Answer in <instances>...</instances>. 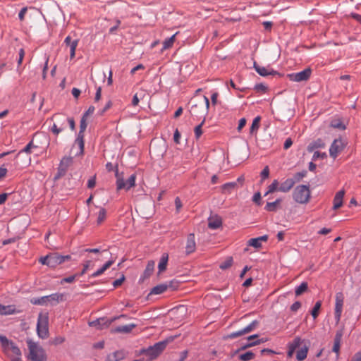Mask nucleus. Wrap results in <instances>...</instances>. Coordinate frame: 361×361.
Segmentation results:
<instances>
[{
  "label": "nucleus",
  "mask_w": 361,
  "mask_h": 361,
  "mask_svg": "<svg viewBox=\"0 0 361 361\" xmlns=\"http://www.w3.org/2000/svg\"><path fill=\"white\" fill-rule=\"evenodd\" d=\"M255 90L259 92H264L267 90V87L263 84H257L255 86Z\"/></svg>",
  "instance_id": "nucleus-52"
},
{
  "label": "nucleus",
  "mask_w": 361,
  "mask_h": 361,
  "mask_svg": "<svg viewBox=\"0 0 361 361\" xmlns=\"http://www.w3.org/2000/svg\"><path fill=\"white\" fill-rule=\"evenodd\" d=\"M77 276H78L77 274H75V275H73V276H68V277H66V278L62 279L61 283H63V282H66V283H73L75 281V279Z\"/></svg>",
  "instance_id": "nucleus-53"
},
{
  "label": "nucleus",
  "mask_w": 361,
  "mask_h": 361,
  "mask_svg": "<svg viewBox=\"0 0 361 361\" xmlns=\"http://www.w3.org/2000/svg\"><path fill=\"white\" fill-rule=\"evenodd\" d=\"M281 202V199H277L276 201L272 202H267L265 206V209L268 212H274L276 211L279 208V206Z\"/></svg>",
  "instance_id": "nucleus-32"
},
{
  "label": "nucleus",
  "mask_w": 361,
  "mask_h": 361,
  "mask_svg": "<svg viewBox=\"0 0 361 361\" xmlns=\"http://www.w3.org/2000/svg\"><path fill=\"white\" fill-rule=\"evenodd\" d=\"M24 56H25V51L23 49H20L19 50V59L18 60V66H20L22 63Z\"/></svg>",
  "instance_id": "nucleus-57"
},
{
  "label": "nucleus",
  "mask_w": 361,
  "mask_h": 361,
  "mask_svg": "<svg viewBox=\"0 0 361 361\" xmlns=\"http://www.w3.org/2000/svg\"><path fill=\"white\" fill-rule=\"evenodd\" d=\"M222 224L221 217L218 216H211L208 219V226L212 229L219 228Z\"/></svg>",
  "instance_id": "nucleus-26"
},
{
  "label": "nucleus",
  "mask_w": 361,
  "mask_h": 361,
  "mask_svg": "<svg viewBox=\"0 0 361 361\" xmlns=\"http://www.w3.org/2000/svg\"><path fill=\"white\" fill-rule=\"evenodd\" d=\"M4 351L11 361H22L21 351L13 343L6 347Z\"/></svg>",
  "instance_id": "nucleus-9"
},
{
  "label": "nucleus",
  "mask_w": 361,
  "mask_h": 361,
  "mask_svg": "<svg viewBox=\"0 0 361 361\" xmlns=\"http://www.w3.org/2000/svg\"><path fill=\"white\" fill-rule=\"evenodd\" d=\"M279 182H278V180H274L272 182V183H271L270 185H269V187H268V190H267V192L265 193V195H268V194H269V193H272V192H275V191H276V190H279Z\"/></svg>",
  "instance_id": "nucleus-41"
},
{
  "label": "nucleus",
  "mask_w": 361,
  "mask_h": 361,
  "mask_svg": "<svg viewBox=\"0 0 361 361\" xmlns=\"http://www.w3.org/2000/svg\"><path fill=\"white\" fill-rule=\"evenodd\" d=\"M204 102L200 104H193L190 108V114L192 116L196 117H203L204 118L205 115L207 114L209 108V100L206 97H203Z\"/></svg>",
  "instance_id": "nucleus-6"
},
{
  "label": "nucleus",
  "mask_w": 361,
  "mask_h": 361,
  "mask_svg": "<svg viewBox=\"0 0 361 361\" xmlns=\"http://www.w3.org/2000/svg\"><path fill=\"white\" fill-rule=\"evenodd\" d=\"M180 133H179L178 130L176 129L174 132V135H173V140H174V142L176 143V144H178L180 142Z\"/></svg>",
  "instance_id": "nucleus-56"
},
{
  "label": "nucleus",
  "mask_w": 361,
  "mask_h": 361,
  "mask_svg": "<svg viewBox=\"0 0 361 361\" xmlns=\"http://www.w3.org/2000/svg\"><path fill=\"white\" fill-rule=\"evenodd\" d=\"M345 195V190H341L336 192L334 198V209H338L343 205V199Z\"/></svg>",
  "instance_id": "nucleus-23"
},
{
  "label": "nucleus",
  "mask_w": 361,
  "mask_h": 361,
  "mask_svg": "<svg viewBox=\"0 0 361 361\" xmlns=\"http://www.w3.org/2000/svg\"><path fill=\"white\" fill-rule=\"evenodd\" d=\"M124 279H125V277L123 275L121 279H118L114 281L113 283V286H114V288H116V287L121 286L122 284V283L123 282Z\"/></svg>",
  "instance_id": "nucleus-62"
},
{
  "label": "nucleus",
  "mask_w": 361,
  "mask_h": 361,
  "mask_svg": "<svg viewBox=\"0 0 361 361\" xmlns=\"http://www.w3.org/2000/svg\"><path fill=\"white\" fill-rule=\"evenodd\" d=\"M292 145H293V141H292L291 138L288 137L286 140V141L284 142L283 148L285 149H288V148H290L291 147Z\"/></svg>",
  "instance_id": "nucleus-64"
},
{
  "label": "nucleus",
  "mask_w": 361,
  "mask_h": 361,
  "mask_svg": "<svg viewBox=\"0 0 361 361\" xmlns=\"http://www.w3.org/2000/svg\"><path fill=\"white\" fill-rule=\"evenodd\" d=\"M96 185V179H95V177H92L90 179L88 180V182H87V187L89 188H92L95 186Z\"/></svg>",
  "instance_id": "nucleus-63"
},
{
  "label": "nucleus",
  "mask_w": 361,
  "mask_h": 361,
  "mask_svg": "<svg viewBox=\"0 0 361 361\" xmlns=\"http://www.w3.org/2000/svg\"><path fill=\"white\" fill-rule=\"evenodd\" d=\"M246 125V119L243 118L240 119L238 126V130L240 131Z\"/></svg>",
  "instance_id": "nucleus-60"
},
{
  "label": "nucleus",
  "mask_w": 361,
  "mask_h": 361,
  "mask_svg": "<svg viewBox=\"0 0 361 361\" xmlns=\"http://www.w3.org/2000/svg\"><path fill=\"white\" fill-rule=\"evenodd\" d=\"M345 143L341 139H336L331 144L329 149V154L333 159H336L343 150Z\"/></svg>",
  "instance_id": "nucleus-12"
},
{
  "label": "nucleus",
  "mask_w": 361,
  "mask_h": 361,
  "mask_svg": "<svg viewBox=\"0 0 361 361\" xmlns=\"http://www.w3.org/2000/svg\"><path fill=\"white\" fill-rule=\"evenodd\" d=\"M27 7L23 8L18 13L19 19L23 21L24 20V17L25 13H27Z\"/></svg>",
  "instance_id": "nucleus-55"
},
{
  "label": "nucleus",
  "mask_w": 361,
  "mask_h": 361,
  "mask_svg": "<svg viewBox=\"0 0 361 361\" xmlns=\"http://www.w3.org/2000/svg\"><path fill=\"white\" fill-rule=\"evenodd\" d=\"M75 144L78 145L80 150V153L82 154L83 151H84V145H85L84 144V134L78 133V137L75 141Z\"/></svg>",
  "instance_id": "nucleus-34"
},
{
  "label": "nucleus",
  "mask_w": 361,
  "mask_h": 361,
  "mask_svg": "<svg viewBox=\"0 0 361 361\" xmlns=\"http://www.w3.org/2000/svg\"><path fill=\"white\" fill-rule=\"evenodd\" d=\"M233 264V258L228 257L224 262H221L219 267L221 269H226L229 268Z\"/></svg>",
  "instance_id": "nucleus-46"
},
{
  "label": "nucleus",
  "mask_w": 361,
  "mask_h": 361,
  "mask_svg": "<svg viewBox=\"0 0 361 361\" xmlns=\"http://www.w3.org/2000/svg\"><path fill=\"white\" fill-rule=\"evenodd\" d=\"M94 107L93 106H90L87 111L83 114L82 116H85L86 118H88L90 115H92L94 111Z\"/></svg>",
  "instance_id": "nucleus-59"
},
{
  "label": "nucleus",
  "mask_w": 361,
  "mask_h": 361,
  "mask_svg": "<svg viewBox=\"0 0 361 361\" xmlns=\"http://www.w3.org/2000/svg\"><path fill=\"white\" fill-rule=\"evenodd\" d=\"M102 96V88L101 87H98L97 88V92L94 97V101L98 102L101 99Z\"/></svg>",
  "instance_id": "nucleus-61"
},
{
  "label": "nucleus",
  "mask_w": 361,
  "mask_h": 361,
  "mask_svg": "<svg viewBox=\"0 0 361 361\" xmlns=\"http://www.w3.org/2000/svg\"><path fill=\"white\" fill-rule=\"evenodd\" d=\"M326 157V153H321L318 151H316L314 152V154H313V160H317L318 159H324Z\"/></svg>",
  "instance_id": "nucleus-49"
},
{
  "label": "nucleus",
  "mask_w": 361,
  "mask_h": 361,
  "mask_svg": "<svg viewBox=\"0 0 361 361\" xmlns=\"http://www.w3.org/2000/svg\"><path fill=\"white\" fill-rule=\"evenodd\" d=\"M27 347L30 351L29 359L32 361H46L47 355L44 350L37 343L31 339L27 340Z\"/></svg>",
  "instance_id": "nucleus-3"
},
{
  "label": "nucleus",
  "mask_w": 361,
  "mask_h": 361,
  "mask_svg": "<svg viewBox=\"0 0 361 361\" xmlns=\"http://www.w3.org/2000/svg\"><path fill=\"white\" fill-rule=\"evenodd\" d=\"M321 306H322V302L321 301H317L315 305H314V307H313L312 312H311V314L312 316L313 317L314 319H316L317 317H318V314H319V311L321 308Z\"/></svg>",
  "instance_id": "nucleus-44"
},
{
  "label": "nucleus",
  "mask_w": 361,
  "mask_h": 361,
  "mask_svg": "<svg viewBox=\"0 0 361 361\" xmlns=\"http://www.w3.org/2000/svg\"><path fill=\"white\" fill-rule=\"evenodd\" d=\"M325 147V143L322 139H317V140L311 142L308 147L307 150L310 152H313L315 149L324 148Z\"/></svg>",
  "instance_id": "nucleus-29"
},
{
  "label": "nucleus",
  "mask_w": 361,
  "mask_h": 361,
  "mask_svg": "<svg viewBox=\"0 0 361 361\" xmlns=\"http://www.w3.org/2000/svg\"><path fill=\"white\" fill-rule=\"evenodd\" d=\"M37 147L33 144L32 141H30L23 149H21L16 156L17 159L23 157L25 164H30L31 161L30 153L32 149L37 148Z\"/></svg>",
  "instance_id": "nucleus-11"
},
{
  "label": "nucleus",
  "mask_w": 361,
  "mask_h": 361,
  "mask_svg": "<svg viewBox=\"0 0 361 361\" xmlns=\"http://www.w3.org/2000/svg\"><path fill=\"white\" fill-rule=\"evenodd\" d=\"M301 307V303L298 301L297 302H295L291 306H290V310L293 311V312H296L297 310H298Z\"/></svg>",
  "instance_id": "nucleus-54"
},
{
  "label": "nucleus",
  "mask_w": 361,
  "mask_h": 361,
  "mask_svg": "<svg viewBox=\"0 0 361 361\" xmlns=\"http://www.w3.org/2000/svg\"><path fill=\"white\" fill-rule=\"evenodd\" d=\"M254 68L258 74L264 77L277 74L276 71L267 67L260 66L256 63L254 64Z\"/></svg>",
  "instance_id": "nucleus-21"
},
{
  "label": "nucleus",
  "mask_w": 361,
  "mask_h": 361,
  "mask_svg": "<svg viewBox=\"0 0 361 361\" xmlns=\"http://www.w3.org/2000/svg\"><path fill=\"white\" fill-rule=\"evenodd\" d=\"M49 317L47 313H40L38 315L37 324V333L39 338L45 339L49 336Z\"/></svg>",
  "instance_id": "nucleus-5"
},
{
  "label": "nucleus",
  "mask_w": 361,
  "mask_h": 361,
  "mask_svg": "<svg viewBox=\"0 0 361 361\" xmlns=\"http://www.w3.org/2000/svg\"><path fill=\"white\" fill-rule=\"evenodd\" d=\"M204 118L203 119V121L201 122L200 124H199L198 126H197L195 129H194V132H195V137L196 139H199L200 137L202 135V126L204 123Z\"/></svg>",
  "instance_id": "nucleus-45"
},
{
  "label": "nucleus",
  "mask_w": 361,
  "mask_h": 361,
  "mask_svg": "<svg viewBox=\"0 0 361 361\" xmlns=\"http://www.w3.org/2000/svg\"><path fill=\"white\" fill-rule=\"evenodd\" d=\"M293 200L300 204H305L310 198V190L309 187L305 185H298L293 192Z\"/></svg>",
  "instance_id": "nucleus-4"
},
{
  "label": "nucleus",
  "mask_w": 361,
  "mask_h": 361,
  "mask_svg": "<svg viewBox=\"0 0 361 361\" xmlns=\"http://www.w3.org/2000/svg\"><path fill=\"white\" fill-rule=\"evenodd\" d=\"M344 296L341 292L336 294V303H335V318L336 322H339L341 319L343 305Z\"/></svg>",
  "instance_id": "nucleus-13"
},
{
  "label": "nucleus",
  "mask_w": 361,
  "mask_h": 361,
  "mask_svg": "<svg viewBox=\"0 0 361 361\" xmlns=\"http://www.w3.org/2000/svg\"><path fill=\"white\" fill-rule=\"evenodd\" d=\"M167 343L168 341H164L154 344L147 350V355L150 357L151 360L155 359L165 349Z\"/></svg>",
  "instance_id": "nucleus-8"
},
{
  "label": "nucleus",
  "mask_w": 361,
  "mask_h": 361,
  "mask_svg": "<svg viewBox=\"0 0 361 361\" xmlns=\"http://www.w3.org/2000/svg\"><path fill=\"white\" fill-rule=\"evenodd\" d=\"M269 169L267 166L264 168V169L261 172V177H262V180H264V179L267 178L269 177Z\"/></svg>",
  "instance_id": "nucleus-50"
},
{
  "label": "nucleus",
  "mask_w": 361,
  "mask_h": 361,
  "mask_svg": "<svg viewBox=\"0 0 361 361\" xmlns=\"http://www.w3.org/2000/svg\"><path fill=\"white\" fill-rule=\"evenodd\" d=\"M268 240V236L267 235L255 238H251L247 242L248 246L254 247L255 248L259 249L262 247V242H266Z\"/></svg>",
  "instance_id": "nucleus-20"
},
{
  "label": "nucleus",
  "mask_w": 361,
  "mask_h": 361,
  "mask_svg": "<svg viewBox=\"0 0 361 361\" xmlns=\"http://www.w3.org/2000/svg\"><path fill=\"white\" fill-rule=\"evenodd\" d=\"M306 174V172H299L295 174L294 176V180L295 181H299L301 180Z\"/></svg>",
  "instance_id": "nucleus-58"
},
{
  "label": "nucleus",
  "mask_w": 361,
  "mask_h": 361,
  "mask_svg": "<svg viewBox=\"0 0 361 361\" xmlns=\"http://www.w3.org/2000/svg\"><path fill=\"white\" fill-rule=\"evenodd\" d=\"M257 325V322L253 321L251 322L249 325H247L246 327L243 328L241 330L233 332L228 335V338H235L237 337L241 336L244 334H248L251 332L252 330L255 329V327Z\"/></svg>",
  "instance_id": "nucleus-14"
},
{
  "label": "nucleus",
  "mask_w": 361,
  "mask_h": 361,
  "mask_svg": "<svg viewBox=\"0 0 361 361\" xmlns=\"http://www.w3.org/2000/svg\"><path fill=\"white\" fill-rule=\"evenodd\" d=\"M254 357L255 354L251 351L246 352L239 356L240 360L242 361H249L252 360Z\"/></svg>",
  "instance_id": "nucleus-42"
},
{
  "label": "nucleus",
  "mask_w": 361,
  "mask_h": 361,
  "mask_svg": "<svg viewBox=\"0 0 361 361\" xmlns=\"http://www.w3.org/2000/svg\"><path fill=\"white\" fill-rule=\"evenodd\" d=\"M136 327L135 324H129L126 325L117 326L114 331L116 333L128 334L130 333L134 328Z\"/></svg>",
  "instance_id": "nucleus-27"
},
{
  "label": "nucleus",
  "mask_w": 361,
  "mask_h": 361,
  "mask_svg": "<svg viewBox=\"0 0 361 361\" xmlns=\"http://www.w3.org/2000/svg\"><path fill=\"white\" fill-rule=\"evenodd\" d=\"M169 260V255L167 253H164L159 260L158 264L159 272H163L166 270L167 263Z\"/></svg>",
  "instance_id": "nucleus-31"
},
{
  "label": "nucleus",
  "mask_w": 361,
  "mask_h": 361,
  "mask_svg": "<svg viewBox=\"0 0 361 361\" xmlns=\"http://www.w3.org/2000/svg\"><path fill=\"white\" fill-rule=\"evenodd\" d=\"M309 347L310 341L308 340L297 336L288 343L287 355L288 357H292L294 352L297 350L296 359L298 361H302L307 357Z\"/></svg>",
  "instance_id": "nucleus-1"
},
{
  "label": "nucleus",
  "mask_w": 361,
  "mask_h": 361,
  "mask_svg": "<svg viewBox=\"0 0 361 361\" xmlns=\"http://www.w3.org/2000/svg\"><path fill=\"white\" fill-rule=\"evenodd\" d=\"M87 118H86L85 116L82 117V118L80 120V131L78 133L84 134V132L86 130V128L87 126Z\"/></svg>",
  "instance_id": "nucleus-47"
},
{
  "label": "nucleus",
  "mask_w": 361,
  "mask_h": 361,
  "mask_svg": "<svg viewBox=\"0 0 361 361\" xmlns=\"http://www.w3.org/2000/svg\"><path fill=\"white\" fill-rule=\"evenodd\" d=\"M125 357L123 351H116L108 355L106 361H120L122 360Z\"/></svg>",
  "instance_id": "nucleus-28"
},
{
  "label": "nucleus",
  "mask_w": 361,
  "mask_h": 361,
  "mask_svg": "<svg viewBox=\"0 0 361 361\" xmlns=\"http://www.w3.org/2000/svg\"><path fill=\"white\" fill-rule=\"evenodd\" d=\"M0 341L1 342V344H2V347H3V349L4 350H5V348L6 347H8V345H10V344H12L13 342L11 341H9L6 337L5 336H0Z\"/></svg>",
  "instance_id": "nucleus-48"
},
{
  "label": "nucleus",
  "mask_w": 361,
  "mask_h": 361,
  "mask_svg": "<svg viewBox=\"0 0 361 361\" xmlns=\"http://www.w3.org/2000/svg\"><path fill=\"white\" fill-rule=\"evenodd\" d=\"M70 259V255H61L57 252H54L40 257L39 262L43 265H47L51 268H55L58 265L62 264L66 260H69Z\"/></svg>",
  "instance_id": "nucleus-2"
},
{
  "label": "nucleus",
  "mask_w": 361,
  "mask_h": 361,
  "mask_svg": "<svg viewBox=\"0 0 361 361\" xmlns=\"http://www.w3.org/2000/svg\"><path fill=\"white\" fill-rule=\"evenodd\" d=\"M64 128L63 127H60V128H58L57 125L56 123H54L52 128H51V131L55 134V135H58L61 132H62Z\"/></svg>",
  "instance_id": "nucleus-51"
},
{
  "label": "nucleus",
  "mask_w": 361,
  "mask_h": 361,
  "mask_svg": "<svg viewBox=\"0 0 361 361\" xmlns=\"http://www.w3.org/2000/svg\"><path fill=\"white\" fill-rule=\"evenodd\" d=\"M115 176L116 178V187L118 190L121 189L128 190L135 185L136 175L135 173L132 174L126 181H124L122 174H120L117 169L116 170Z\"/></svg>",
  "instance_id": "nucleus-7"
},
{
  "label": "nucleus",
  "mask_w": 361,
  "mask_h": 361,
  "mask_svg": "<svg viewBox=\"0 0 361 361\" xmlns=\"http://www.w3.org/2000/svg\"><path fill=\"white\" fill-rule=\"evenodd\" d=\"M176 35V34H174L171 37L167 38L164 41L162 51L168 49L173 46L175 42Z\"/></svg>",
  "instance_id": "nucleus-33"
},
{
  "label": "nucleus",
  "mask_w": 361,
  "mask_h": 361,
  "mask_svg": "<svg viewBox=\"0 0 361 361\" xmlns=\"http://www.w3.org/2000/svg\"><path fill=\"white\" fill-rule=\"evenodd\" d=\"M295 181L293 178H288L281 184L280 185L279 188V191L283 192H288L294 185Z\"/></svg>",
  "instance_id": "nucleus-25"
},
{
  "label": "nucleus",
  "mask_w": 361,
  "mask_h": 361,
  "mask_svg": "<svg viewBox=\"0 0 361 361\" xmlns=\"http://www.w3.org/2000/svg\"><path fill=\"white\" fill-rule=\"evenodd\" d=\"M261 118L260 116H257L254 118L252 126L250 127V133H253L255 131H257L259 128Z\"/></svg>",
  "instance_id": "nucleus-40"
},
{
  "label": "nucleus",
  "mask_w": 361,
  "mask_h": 361,
  "mask_svg": "<svg viewBox=\"0 0 361 361\" xmlns=\"http://www.w3.org/2000/svg\"><path fill=\"white\" fill-rule=\"evenodd\" d=\"M196 250L195 238L193 233H190L187 237L185 244V253L190 255L194 252Z\"/></svg>",
  "instance_id": "nucleus-15"
},
{
  "label": "nucleus",
  "mask_w": 361,
  "mask_h": 361,
  "mask_svg": "<svg viewBox=\"0 0 361 361\" xmlns=\"http://www.w3.org/2000/svg\"><path fill=\"white\" fill-rule=\"evenodd\" d=\"M342 336L343 332L341 331H337L335 335L332 351L336 354V358H338L339 355Z\"/></svg>",
  "instance_id": "nucleus-18"
},
{
  "label": "nucleus",
  "mask_w": 361,
  "mask_h": 361,
  "mask_svg": "<svg viewBox=\"0 0 361 361\" xmlns=\"http://www.w3.org/2000/svg\"><path fill=\"white\" fill-rule=\"evenodd\" d=\"M65 44L70 48V57L73 59L75 56V50L78 44V39L72 40L71 36L64 39Z\"/></svg>",
  "instance_id": "nucleus-16"
},
{
  "label": "nucleus",
  "mask_w": 361,
  "mask_h": 361,
  "mask_svg": "<svg viewBox=\"0 0 361 361\" xmlns=\"http://www.w3.org/2000/svg\"><path fill=\"white\" fill-rule=\"evenodd\" d=\"M312 71L310 68H306L303 70L302 71L298 72V73H294L291 74H288V77L290 80L294 81V82H302V81H307L310 75H311Z\"/></svg>",
  "instance_id": "nucleus-10"
},
{
  "label": "nucleus",
  "mask_w": 361,
  "mask_h": 361,
  "mask_svg": "<svg viewBox=\"0 0 361 361\" xmlns=\"http://www.w3.org/2000/svg\"><path fill=\"white\" fill-rule=\"evenodd\" d=\"M73 158L71 157H64L61 160L59 166V174L60 176L65 174L68 168L72 164Z\"/></svg>",
  "instance_id": "nucleus-17"
},
{
  "label": "nucleus",
  "mask_w": 361,
  "mask_h": 361,
  "mask_svg": "<svg viewBox=\"0 0 361 361\" xmlns=\"http://www.w3.org/2000/svg\"><path fill=\"white\" fill-rule=\"evenodd\" d=\"M154 268V262L153 261L149 262L145 270L144 276L146 278L149 277L152 274Z\"/></svg>",
  "instance_id": "nucleus-38"
},
{
  "label": "nucleus",
  "mask_w": 361,
  "mask_h": 361,
  "mask_svg": "<svg viewBox=\"0 0 361 361\" xmlns=\"http://www.w3.org/2000/svg\"><path fill=\"white\" fill-rule=\"evenodd\" d=\"M331 126L334 128H337L340 130L345 129V124H343V121L339 118L331 121Z\"/></svg>",
  "instance_id": "nucleus-36"
},
{
  "label": "nucleus",
  "mask_w": 361,
  "mask_h": 361,
  "mask_svg": "<svg viewBox=\"0 0 361 361\" xmlns=\"http://www.w3.org/2000/svg\"><path fill=\"white\" fill-rule=\"evenodd\" d=\"M308 286L306 282H302L298 287L295 289V295L297 296L302 295L307 290Z\"/></svg>",
  "instance_id": "nucleus-39"
},
{
  "label": "nucleus",
  "mask_w": 361,
  "mask_h": 361,
  "mask_svg": "<svg viewBox=\"0 0 361 361\" xmlns=\"http://www.w3.org/2000/svg\"><path fill=\"white\" fill-rule=\"evenodd\" d=\"M114 264V261L113 260H109L107 261L99 269H98L97 271H96L95 272H94L92 275H91V277L92 278H95V277H97L100 275H102V274H104V272L107 270L112 264Z\"/></svg>",
  "instance_id": "nucleus-30"
},
{
  "label": "nucleus",
  "mask_w": 361,
  "mask_h": 361,
  "mask_svg": "<svg viewBox=\"0 0 361 361\" xmlns=\"http://www.w3.org/2000/svg\"><path fill=\"white\" fill-rule=\"evenodd\" d=\"M30 302L33 305H47L48 304L47 301V297L46 296H43V297H41V298H32V299H31Z\"/></svg>",
  "instance_id": "nucleus-37"
},
{
  "label": "nucleus",
  "mask_w": 361,
  "mask_h": 361,
  "mask_svg": "<svg viewBox=\"0 0 361 361\" xmlns=\"http://www.w3.org/2000/svg\"><path fill=\"white\" fill-rule=\"evenodd\" d=\"M14 305H2L0 304V314L8 315L19 313Z\"/></svg>",
  "instance_id": "nucleus-24"
},
{
  "label": "nucleus",
  "mask_w": 361,
  "mask_h": 361,
  "mask_svg": "<svg viewBox=\"0 0 361 361\" xmlns=\"http://www.w3.org/2000/svg\"><path fill=\"white\" fill-rule=\"evenodd\" d=\"M237 185V183L236 182H230V183H225L224 185H222V191L224 192H231V191L233 190H234L235 188Z\"/></svg>",
  "instance_id": "nucleus-35"
},
{
  "label": "nucleus",
  "mask_w": 361,
  "mask_h": 361,
  "mask_svg": "<svg viewBox=\"0 0 361 361\" xmlns=\"http://www.w3.org/2000/svg\"><path fill=\"white\" fill-rule=\"evenodd\" d=\"M173 282L159 284L154 286L150 291V294L159 295L165 292L168 288L172 287Z\"/></svg>",
  "instance_id": "nucleus-19"
},
{
  "label": "nucleus",
  "mask_w": 361,
  "mask_h": 361,
  "mask_svg": "<svg viewBox=\"0 0 361 361\" xmlns=\"http://www.w3.org/2000/svg\"><path fill=\"white\" fill-rule=\"evenodd\" d=\"M47 303L51 305L56 304L59 302H62L65 300V295L63 293H53L49 295H46Z\"/></svg>",
  "instance_id": "nucleus-22"
},
{
  "label": "nucleus",
  "mask_w": 361,
  "mask_h": 361,
  "mask_svg": "<svg viewBox=\"0 0 361 361\" xmlns=\"http://www.w3.org/2000/svg\"><path fill=\"white\" fill-rule=\"evenodd\" d=\"M106 209L104 208H100V209L98 212V216H97V223L99 224H102L106 219Z\"/></svg>",
  "instance_id": "nucleus-43"
}]
</instances>
